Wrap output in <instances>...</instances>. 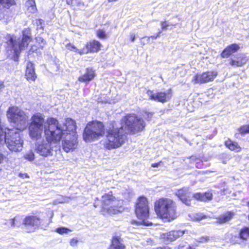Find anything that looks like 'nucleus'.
<instances>
[{
    "label": "nucleus",
    "instance_id": "2eb2a0df",
    "mask_svg": "<svg viewBox=\"0 0 249 249\" xmlns=\"http://www.w3.org/2000/svg\"><path fill=\"white\" fill-rule=\"evenodd\" d=\"M146 94L151 100L162 103L168 102L173 96L171 89L165 91L154 92L153 90H148Z\"/></svg>",
    "mask_w": 249,
    "mask_h": 249
},
{
    "label": "nucleus",
    "instance_id": "3c124183",
    "mask_svg": "<svg viewBox=\"0 0 249 249\" xmlns=\"http://www.w3.org/2000/svg\"><path fill=\"white\" fill-rule=\"evenodd\" d=\"M237 66H241V64L242 63H237Z\"/></svg>",
    "mask_w": 249,
    "mask_h": 249
},
{
    "label": "nucleus",
    "instance_id": "37998d69",
    "mask_svg": "<svg viewBox=\"0 0 249 249\" xmlns=\"http://www.w3.org/2000/svg\"><path fill=\"white\" fill-rule=\"evenodd\" d=\"M160 162H158V163H153L152 164V166L153 167H158L159 165L160 164Z\"/></svg>",
    "mask_w": 249,
    "mask_h": 249
},
{
    "label": "nucleus",
    "instance_id": "f257e3e1",
    "mask_svg": "<svg viewBox=\"0 0 249 249\" xmlns=\"http://www.w3.org/2000/svg\"><path fill=\"white\" fill-rule=\"evenodd\" d=\"M48 128L45 129L46 140L38 141L35 144V150L40 156L47 157L53 155V151H60L59 142L65 132L61 129L58 121L50 118L48 120Z\"/></svg>",
    "mask_w": 249,
    "mask_h": 249
},
{
    "label": "nucleus",
    "instance_id": "a19ab883",
    "mask_svg": "<svg viewBox=\"0 0 249 249\" xmlns=\"http://www.w3.org/2000/svg\"><path fill=\"white\" fill-rule=\"evenodd\" d=\"M15 220H16L15 218L12 219L10 220V223L11 226L15 227L16 226Z\"/></svg>",
    "mask_w": 249,
    "mask_h": 249
},
{
    "label": "nucleus",
    "instance_id": "72a5a7b5",
    "mask_svg": "<svg viewBox=\"0 0 249 249\" xmlns=\"http://www.w3.org/2000/svg\"><path fill=\"white\" fill-rule=\"evenodd\" d=\"M206 218V216L202 213H196L194 215L193 220H195V221H200V220L205 219Z\"/></svg>",
    "mask_w": 249,
    "mask_h": 249
},
{
    "label": "nucleus",
    "instance_id": "b1692460",
    "mask_svg": "<svg viewBox=\"0 0 249 249\" xmlns=\"http://www.w3.org/2000/svg\"><path fill=\"white\" fill-rule=\"evenodd\" d=\"M225 145L227 147L231 150L239 152L241 150V147L237 143L233 142L230 140L226 141L225 142Z\"/></svg>",
    "mask_w": 249,
    "mask_h": 249
},
{
    "label": "nucleus",
    "instance_id": "9d476101",
    "mask_svg": "<svg viewBox=\"0 0 249 249\" xmlns=\"http://www.w3.org/2000/svg\"><path fill=\"white\" fill-rule=\"evenodd\" d=\"M7 116L10 122L14 123L18 129L23 130L27 127L28 116L18 107H10L7 111Z\"/></svg>",
    "mask_w": 249,
    "mask_h": 249
},
{
    "label": "nucleus",
    "instance_id": "4468645a",
    "mask_svg": "<svg viewBox=\"0 0 249 249\" xmlns=\"http://www.w3.org/2000/svg\"><path fill=\"white\" fill-rule=\"evenodd\" d=\"M135 213L140 219L144 220L149 216V208L146 197L140 196L138 199L136 204Z\"/></svg>",
    "mask_w": 249,
    "mask_h": 249
},
{
    "label": "nucleus",
    "instance_id": "f3484780",
    "mask_svg": "<svg viewBox=\"0 0 249 249\" xmlns=\"http://www.w3.org/2000/svg\"><path fill=\"white\" fill-rule=\"evenodd\" d=\"M184 231L178 230L172 231L169 232L162 233L160 235V238L165 243L172 242L182 236L184 233Z\"/></svg>",
    "mask_w": 249,
    "mask_h": 249
},
{
    "label": "nucleus",
    "instance_id": "39448f33",
    "mask_svg": "<svg viewBox=\"0 0 249 249\" xmlns=\"http://www.w3.org/2000/svg\"><path fill=\"white\" fill-rule=\"evenodd\" d=\"M61 129L65 132L63 134V148L67 153L75 149L77 145V132L76 131V124L74 120L71 118H67L65 123Z\"/></svg>",
    "mask_w": 249,
    "mask_h": 249
},
{
    "label": "nucleus",
    "instance_id": "4c0bfd02",
    "mask_svg": "<svg viewBox=\"0 0 249 249\" xmlns=\"http://www.w3.org/2000/svg\"><path fill=\"white\" fill-rule=\"evenodd\" d=\"M78 242V240L76 238H73L71 240L70 245L72 247H74L77 245Z\"/></svg>",
    "mask_w": 249,
    "mask_h": 249
},
{
    "label": "nucleus",
    "instance_id": "cd10ccee",
    "mask_svg": "<svg viewBox=\"0 0 249 249\" xmlns=\"http://www.w3.org/2000/svg\"><path fill=\"white\" fill-rule=\"evenodd\" d=\"M25 159L32 161L35 159V154L32 150L27 152L24 155Z\"/></svg>",
    "mask_w": 249,
    "mask_h": 249
},
{
    "label": "nucleus",
    "instance_id": "c03bdc74",
    "mask_svg": "<svg viewBox=\"0 0 249 249\" xmlns=\"http://www.w3.org/2000/svg\"><path fill=\"white\" fill-rule=\"evenodd\" d=\"M73 0H66V2L69 5H72Z\"/></svg>",
    "mask_w": 249,
    "mask_h": 249
},
{
    "label": "nucleus",
    "instance_id": "49530a36",
    "mask_svg": "<svg viewBox=\"0 0 249 249\" xmlns=\"http://www.w3.org/2000/svg\"><path fill=\"white\" fill-rule=\"evenodd\" d=\"M152 114L151 113H148L147 114V116H148V117H149L150 116V117L152 116Z\"/></svg>",
    "mask_w": 249,
    "mask_h": 249
},
{
    "label": "nucleus",
    "instance_id": "8fccbe9b",
    "mask_svg": "<svg viewBox=\"0 0 249 249\" xmlns=\"http://www.w3.org/2000/svg\"><path fill=\"white\" fill-rule=\"evenodd\" d=\"M26 178H29L28 175L27 174H25L24 175Z\"/></svg>",
    "mask_w": 249,
    "mask_h": 249
},
{
    "label": "nucleus",
    "instance_id": "c756f323",
    "mask_svg": "<svg viewBox=\"0 0 249 249\" xmlns=\"http://www.w3.org/2000/svg\"><path fill=\"white\" fill-rule=\"evenodd\" d=\"M55 231L60 234H68L70 232H71V230L65 227H60L57 228L55 230Z\"/></svg>",
    "mask_w": 249,
    "mask_h": 249
},
{
    "label": "nucleus",
    "instance_id": "20e7f679",
    "mask_svg": "<svg viewBox=\"0 0 249 249\" xmlns=\"http://www.w3.org/2000/svg\"><path fill=\"white\" fill-rule=\"evenodd\" d=\"M22 34V37L21 38L10 35L7 36V45L11 50L14 52V61H18V58L20 53L26 49L29 43L32 40L30 28L24 29Z\"/></svg>",
    "mask_w": 249,
    "mask_h": 249
},
{
    "label": "nucleus",
    "instance_id": "6e6552de",
    "mask_svg": "<svg viewBox=\"0 0 249 249\" xmlns=\"http://www.w3.org/2000/svg\"><path fill=\"white\" fill-rule=\"evenodd\" d=\"M49 119H47L46 124H44L45 120L41 113H36L32 116L28 127L29 134L32 140H38L41 137L43 130L45 131V128H48Z\"/></svg>",
    "mask_w": 249,
    "mask_h": 249
},
{
    "label": "nucleus",
    "instance_id": "9b49d317",
    "mask_svg": "<svg viewBox=\"0 0 249 249\" xmlns=\"http://www.w3.org/2000/svg\"><path fill=\"white\" fill-rule=\"evenodd\" d=\"M105 134L104 125L101 122H92L88 124L83 133L86 142L98 139Z\"/></svg>",
    "mask_w": 249,
    "mask_h": 249
},
{
    "label": "nucleus",
    "instance_id": "f8f14e48",
    "mask_svg": "<svg viewBox=\"0 0 249 249\" xmlns=\"http://www.w3.org/2000/svg\"><path fill=\"white\" fill-rule=\"evenodd\" d=\"M122 125L127 132H134L142 131L145 125L143 120L138 118L135 114H128L122 120Z\"/></svg>",
    "mask_w": 249,
    "mask_h": 249
},
{
    "label": "nucleus",
    "instance_id": "ea45409f",
    "mask_svg": "<svg viewBox=\"0 0 249 249\" xmlns=\"http://www.w3.org/2000/svg\"><path fill=\"white\" fill-rule=\"evenodd\" d=\"M130 39L132 42H134L135 40V35L134 34L131 33L130 34Z\"/></svg>",
    "mask_w": 249,
    "mask_h": 249
},
{
    "label": "nucleus",
    "instance_id": "7ed1b4c3",
    "mask_svg": "<svg viewBox=\"0 0 249 249\" xmlns=\"http://www.w3.org/2000/svg\"><path fill=\"white\" fill-rule=\"evenodd\" d=\"M126 134L123 125L116 127L113 126L107 130L106 139L103 142V145L109 150L118 148L124 143Z\"/></svg>",
    "mask_w": 249,
    "mask_h": 249
},
{
    "label": "nucleus",
    "instance_id": "864d4df0",
    "mask_svg": "<svg viewBox=\"0 0 249 249\" xmlns=\"http://www.w3.org/2000/svg\"><path fill=\"white\" fill-rule=\"evenodd\" d=\"M248 205L249 207V202L248 203Z\"/></svg>",
    "mask_w": 249,
    "mask_h": 249
},
{
    "label": "nucleus",
    "instance_id": "5701e85b",
    "mask_svg": "<svg viewBox=\"0 0 249 249\" xmlns=\"http://www.w3.org/2000/svg\"><path fill=\"white\" fill-rule=\"evenodd\" d=\"M123 240L120 237L116 236L113 237L111 245L108 249H125Z\"/></svg>",
    "mask_w": 249,
    "mask_h": 249
},
{
    "label": "nucleus",
    "instance_id": "f704fd0d",
    "mask_svg": "<svg viewBox=\"0 0 249 249\" xmlns=\"http://www.w3.org/2000/svg\"><path fill=\"white\" fill-rule=\"evenodd\" d=\"M66 47L68 50L73 51L76 53H78L79 51H82V49L79 50L77 49L73 45H72L71 44H68L66 46Z\"/></svg>",
    "mask_w": 249,
    "mask_h": 249
},
{
    "label": "nucleus",
    "instance_id": "0eeeda50",
    "mask_svg": "<svg viewBox=\"0 0 249 249\" xmlns=\"http://www.w3.org/2000/svg\"><path fill=\"white\" fill-rule=\"evenodd\" d=\"M102 198V210L110 215L118 214L122 213L124 208V201L113 196L112 192L103 195Z\"/></svg>",
    "mask_w": 249,
    "mask_h": 249
},
{
    "label": "nucleus",
    "instance_id": "4be33fe9",
    "mask_svg": "<svg viewBox=\"0 0 249 249\" xmlns=\"http://www.w3.org/2000/svg\"><path fill=\"white\" fill-rule=\"evenodd\" d=\"M25 76L28 80L35 81L36 75L35 71V66L33 63H27Z\"/></svg>",
    "mask_w": 249,
    "mask_h": 249
},
{
    "label": "nucleus",
    "instance_id": "09e8293b",
    "mask_svg": "<svg viewBox=\"0 0 249 249\" xmlns=\"http://www.w3.org/2000/svg\"><path fill=\"white\" fill-rule=\"evenodd\" d=\"M144 225H147V226H148V225H150V224H149V223H147V222H145V223H144Z\"/></svg>",
    "mask_w": 249,
    "mask_h": 249
},
{
    "label": "nucleus",
    "instance_id": "de8ad7c7",
    "mask_svg": "<svg viewBox=\"0 0 249 249\" xmlns=\"http://www.w3.org/2000/svg\"><path fill=\"white\" fill-rule=\"evenodd\" d=\"M94 206L95 208H96L97 207V205L96 204V202L94 203Z\"/></svg>",
    "mask_w": 249,
    "mask_h": 249
},
{
    "label": "nucleus",
    "instance_id": "2f4dec72",
    "mask_svg": "<svg viewBox=\"0 0 249 249\" xmlns=\"http://www.w3.org/2000/svg\"><path fill=\"white\" fill-rule=\"evenodd\" d=\"M36 29H43V20L40 19L36 20Z\"/></svg>",
    "mask_w": 249,
    "mask_h": 249
},
{
    "label": "nucleus",
    "instance_id": "423d86ee",
    "mask_svg": "<svg viewBox=\"0 0 249 249\" xmlns=\"http://www.w3.org/2000/svg\"><path fill=\"white\" fill-rule=\"evenodd\" d=\"M154 209L157 216L162 219L170 221L177 217L176 204L170 199L161 198L157 200Z\"/></svg>",
    "mask_w": 249,
    "mask_h": 249
},
{
    "label": "nucleus",
    "instance_id": "412c9836",
    "mask_svg": "<svg viewBox=\"0 0 249 249\" xmlns=\"http://www.w3.org/2000/svg\"><path fill=\"white\" fill-rule=\"evenodd\" d=\"M240 47L236 44H232L227 46L222 52L221 55L223 58H227L232 53L236 52Z\"/></svg>",
    "mask_w": 249,
    "mask_h": 249
},
{
    "label": "nucleus",
    "instance_id": "dca6fc26",
    "mask_svg": "<svg viewBox=\"0 0 249 249\" xmlns=\"http://www.w3.org/2000/svg\"><path fill=\"white\" fill-rule=\"evenodd\" d=\"M217 75L215 71H210L197 73L193 78L192 82L194 84H204L213 80Z\"/></svg>",
    "mask_w": 249,
    "mask_h": 249
},
{
    "label": "nucleus",
    "instance_id": "a878e982",
    "mask_svg": "<svg viewBox=\"0 0 249 249\" xmlns=\"http://www.w3.org/2000/svg\"><path fill=\"white\" fill-rule=\"evenodd\" d=\"M26 6L27 7V10L31 13H35L37 10L34 0H28L26 2Z\"/></svg>",
    "mask_w": 249,
    "mask_h": 249
},
{
    "label": "nucleus",
    "instance_id": "473e14b6",
    "mask_svg": "<svg viewBox=\"0 0 249 249\" xmlns=\"http://www.w3.org/2000/svg\"><path fill=\"white\" fill-rule=\"evenodd\" d=\"M36 42L40 45V47L42 48H43L44 46L46 44V42L44 39L42 37L39 36H36Z\"/></svg>",
    "mask_w": 249,
    "mask_h": 249
},
{
    "label": "nucleus",
    "instance_id": "7c9ffc66",
    "mask_svg": "<svg viewBox=\"0 0 249 249\" xmlns=\"http://www.w3.org/2000/svg\"><path fill=\"white\" fill-rule=\"evenodd\" d=\"M239 131L242 135L246 133H249V124L243 125L240 127L239 128Z\"/></svg>",
    "mask_w": 249,
    "mask_h": 249
},
{
    "label": "nucleus",
    "instance_id": "a18cd8bd",
    "mask_svg": "<svg viewBox=\"0 0 249 249\" xmlns=\"http://www.w3.org/2000/svg\"><path fill=\"white\" fill-rule=\"evenodd\" d=\"M157 249H171L168 247H164L163 248H162V247L158 248Z\"/></svg>",
    "mask_w": 249,
    "mask_h": 249
},
{
    "label": "nucleus",
    "instance_id": "603ef678",
    "mask_svg": "<svg viewBox=\"0 0 249 249\" xmlns=\"http://www.w3.org/2000/svg\"><path fill=\"white\" fill-rule=\"evenodd\" d=\"M50 214H51L52 216H53V212H51L50 213Z\"/></svg>",
    "mask_w": 249,
    "mask_h": 249
},
{
    "label": "nucleus",
    "instance_id": "e433bc0d",
    "mask_svg": "<svg viewBox=\"0 0 249 249\" xmlns=\"http://www.w3.org/2000/svg\"><path fill=\"white\" fill-rule=\"evenodd\" d=\"M97 35L101 39H105L107 37L106 32L102 30H99L97 32Z\"/></svg>",
    "mask_w": 249,
    "mask_h": 249
},
{
    "label": "nucleus",
    "instance_id": "aec40b11",
    "mask_svg": "<svg viewBox=\"0 0 249 249\" xmlns=\"http://www.w3.org/2000/svg\"><path fill=\"white\" fill-rule=\"evenodd\" d=\"M96 75L95 71L92 68H88L85 72L78 77V81L83 83L89 82L92 80Z\"/></svg>",
    "mask_w": 249,
    "mask_h": 249
},
{
    "label": "nucleus",
    "instance_id": "c9c22d12",
    "mask_svg": "<svg viewBox=\"0 0 249 249\" xmlns=\"http://www.w3.org/2000/svg\"><path fill=\"white\" fill-rule=\"evenodd\" d=\"M160 25H161V29H162V30H166L167 29V27L169 25H174V26H175V24H169L167 21H161L160 22Z\"/></svg>",
    "mask_w": 249,
    "mask_h": 249
},
{
    "label": "nucleus",
    "instance_id": "79ce46f5",
    "mask_svg": "<svg viewBox=\"0 0 249 249\" xmlns=\"http://www.w3.org/2000/svg\"><path fill=\"white\" fill-rule=\"evenodd\" d=\"M4 156L1 152H0V164H1L2 162Z\"/></svg>",
    "mask_w": 249,
    "mask_h": 249
},
{
    "label": "nucleus",
    "instance_id": "a211bd4d",
    "mask_svg": "<svg viewBox=\"0 0 249 249\" xmlns=\"http://www.w3.org/2000/svg\"><path fill=\"white\" fill-rule=\"evenodd\" d=\"M102 46L101 44L98 41L91 40L88 42L86 44V48L82 49V51H79L80 54L87 53L89 52L96 53L98 52Z\"/></svg>",
    "mask_w": 249,
    "mask_h": 249
},
{
    "label": "nucleus",
    "instance_id": "1a4fd4ad",
    "mask_svg": "<svg viewBox=\"0 0 249 249\" xmlns=\"http://www.w3.org/2000/svg\"><path fill=\"white\" fill-rule=\"evenodd\" d=\"M176 195L179 198L182 203L186 205L189 206L191 204L192 197L201 201H209L212 199L213 195L210 192L206 193H197L192 196L188 188H183L178 190L176 192Z\"/></svg>",
    "mask_w": 249,
    "mask_h": 249
},
{
    "label": "nucleus",
    "instance_id": "393cba45",
    "mask_svg": "<svg viewBox=\"0 0 249 249\" xmlns=\"http://www.w3.org/2000/svg\"><path fill=\"white\" fill-rule=\"evenodd\" d=\"M233 215V213L231 212H227L220 215L218 218V222L220 224L224 223L230 220Z\"/></svg>",
    "mask_w": 249,
    "mask_h": 249
},
{
    "label": "nucleus",
    "instance_id": "c85d7f7f",
    "mask_svg": "<svg viewBox=\"0 0 249 249\" xmlns=\"http://www.w3.org/2000/svg\"><path fill=\"white\" fill-rule=\"evenodd\" d=\"M71 199V198L70 197L61 196L60 197H59L58 198H57L56 200H55L54 201L53 204H56L57 203H63L69 202V200Z\"/></svg>",
    "mask_w": 249,
    "mask_h": 249
},
{
    "label": "nucleus",
    "instance_id": "bb28decb",
    "mask_svg": "<svg viewBox=\"0 0 249 249\" xmlns=\"http://www.w3.org/2000/svg\"><path fill=\"white\" fill-rule=\"evenodd\" d=\"M239 236L240 239L246 240L249 237V228L245 227L240 230Z\"/></svg>",
    "mask_w": 249,
    "mask_h": 249
},
{
    "label": "nucleus",
    "instance_id": "ddd939ff",
    "mask_svg": "<svg viewBox=\"0 0 249 249\" xmlns=\"http://www.w3.org/2000/svg\"><path fill=\"white\" fill-rule=\"evenodd\" d=\"M45 214L46 213H40L37 215L26 216L24 219L23 222L26 227L29 229L28 232L34 231L40 226L42 223L45 221H47V224L49 223L50 219H46L44 216Z\"/></svg>",
    "mask_w": 249,
    "mask_h": 249
},
{
    "label": "nucleus",
    "instance_id": "6ab92c4d",
    "mask_svg": "<svg viewBox=\"0 0 249 249\" xmlns=\"http://www.w3.org/2000/svg\"><path fill=\"white\" fill-rule=\"evenodd\" d=\"M15 4V0H0V19L4 18L7 10Z\"/></svg>",
    "mask_w": 249,
    "mask_h": 249
},
{
    "label": "nucleus",
    "instance_id": "58836bf2",
    "mask_svg": "<svg viewBox=\"0 0 249 249\" xmlns=\"http://www.w3.org/2000/svg\"><path fill=\"white\" fill-rule=\"evenodd\" d=\"M161 33V31H159L157 35L151 36L149 37H148V38H152L153 39H156L157 37L160 36V34Z\"/></svg>",
    "mask_w": 249,
    "mask_h": 249
},
{
    "label": "nucleus",
    "instance_id": "f03ea898",
    "mask_svg": "<svg viewBox=\"0 0 249 249\" xmlns=\"http://www.w3.org/2000/svg\"><path fill=\"white\" fill-rule=\"evenodd\" d=\"M18 130L17 128L9 129L3 127L0 124V145L5 144L11 152L21 151L23 140L21 138Z\"/></svg>",
    "mask_w": 249,
    "mask_h": 249
}]
</instances>
